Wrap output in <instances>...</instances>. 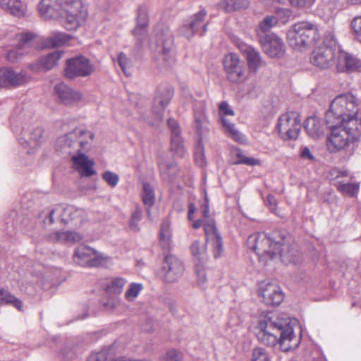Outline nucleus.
<instances>
[{"instance_id":"nucleus-11","label":"nucleus","mask_w":361,"mask_h":361,"mask_svg":"<svg viewBox=\"0 0 361 361\" xmlns=\"http://www.w3.org/2000/svg\"><path fill=\"white\" fill-rule=\"evenodd\" d=\"M207 11L202 8L190 16L180 28V33L188 39L195 35L203 36L207 31L208 23L205 22Z\"/></svg>"},{"instance_id":"nucleus-6","label":"nucleus","mask_w":361,"mask_h":361,"mask_svg":"<svg viewBox=\"0 0 361 361\" xmlns=\"http://www.w3.org/2000/svg\"><path fill=\"white\" fill-rule=\"evenodd\" d=\"M93 134L85 129H75L66 135L59 137L56 140V150L64 155L80 153L82 149L93 139Z\"/></svg>"},{"instance_id":"nucleus-56","label":"nucleus","mask_w":361,"mask_h":361,"mask_svg":"<svg viewBox=\"0 0 361 361\" xmlns=\"http://www.w3.org/2000/svg\"><path fill=\"white\" fill-rule=\"evenodd\" d=\"M181 357V354L178 351L172 349L166 353L162 361H179Z\"/></svg>"},{"instance_id":"nucleus-54","label":"nucleus","mask_w":361,"mask_h":361,"mask_svg":"<svg viewBox=\"0 0 361 361\" xmlns=\"http://www.w3.org/2000/svg\"><path fill=\"white\" fill-rule=\"evenodd\" d=\"M229 133L231 134V137L236 142L240 143H243L246 140L245 136L238 131L235 126H231L229 127Z\"/></svg>"},{"instance_id":"nucleus-36","label":"nucleus","mask_w":361,"mask_h":361,"mask_svg":"<svg viewBox=\"0 0 361 361\" xmlns=\"http://www.w3.org/2000/svg\"><path fill=\"white\" fill-rule=\"evenodd\" d=\"M250 5L248 0H223L219 7L226 13H231L247 8Z\"/></svg>"},{"instance_id":"nucleus-50","label":"nucleus","mask_w":361,"mask_h":361,"mask_svg":"<svg viewBox=\"0 0 361 361\" xmlns=\"http://www.w3.org/2000/svg\"><path fill=\"white\" fill-rule=\"evenodd\" d=\"M149 17L147 8L145 6H140L137 15V25L148 26Z\"/></svg>"},{"instance_id":"nucleus-59","label":"nucleus","mask_w":361,"mask_h":361,"mask_svg":"<svg viewBox=\"0 0 361 361\" xmlns=\"http://www.w3.org/2000/svg\"><path fill=\"white\" fill-rule=\"evenodd\" d=\"M201 212L204 218L208 219L209 217V199L207 195L204 198V203L202 205Z\"/></svg>"},{"instance_id":"nucleus-33","label":"nucleus","mask_w":361,"mask_h":361,"mask_svg":"<svg viewBox=\"0 0 361 361\" xmlns=\"http://www.w3.org/2000/svg\"><path fill=\"white\" fill-rule=\"evenodd\" d=\"M190 252L195 259V264H205L208 259L206 243L200 240H195L190 247Z\"/></svg>"},{"instance_id":"nucleus-60","label":"nucleus","mask_w":361,"mask_h":361,"mask_svg":"<svg viewBox=\"0 0 361 361\" xmlns=\"http://www.w3.org/2000/svg\"><path fill=\"white\" fill-rule=\"evenodd\" d=\"M61 212H62V208L60 207H56V208L50 210L48 213L47 219H45V222H47V221H48L50 224H53L54 221V215L55 214V213H61Z\"/></svg>"},{"instance_id":"nucleus-52","label":"nucleus","mask_w":361,"mask_h":361,"mask_svg":"<svg viewBox=\"0 0 361 361\" xmlns=\"http://www.w3.org/2000/svg\"><path fill=\"white\" fill-rule=\"evenodd\" d=\"M351 27L355 32L356 39L361 42V16H357L353 20Z\"/></svg>"},{"instance_id":"nucleus-64","label":"nucleus","mask_w":361,"mask_h":361,"mask_svg":"<svg viewBox=\"0 0 361 361\" xmlns=\"http://www.w3.org/2000/svg\"><path fill=\"white\" fill-rule=\"evenodd\" d=\"M221 122H222V125L224 128H226L227 129V130L229 132V127L231 126H235L234 124L233 123H231L227 119H226L225 118H221Z\"/></svg>"},{"instance_id":"nucleus-28","label":"nucleus","mask_w":361,"mask_h":361,"mask_svg":"<svg viewBox=\"0 0 361 361\" xmlns=\"http://www.w3.org/2000/svg\"><path fill=\"white\" fill-rule=\"evenodd\" d=\"M73 161L77 170L82 176L90 177L95 173L93 168L94 162L89 160L85 154L78 153V156L73 157Z\"/></svg>"},{"instance_id":"nucleus-5","label":"nucleus","mask_w":361,"mask_h":361,"mask_svg":"<svg viewBox=\"0 0 361 361\" xmlns=\"http://www.w3.org/2000/svg\"><path fill=\"white\" fill-rule=\"evenodd\" d=\"M319 39L317 26L310 22L297 23L287 32L288 44L295 49L307 48L316 44Z\"/></svg>"},{"instance_id":"nucleus-46","label":"nucleus","mask_w":361,"mask_h":361,"mask_svg":"<svg viewBox=\"0 0 361 361\" xmlns=\"http://www.w3.org/2000/svg\"><path fill=\"white\" fill-rule=\"evenodd\" d=\"M204 264H195V269L197 278V284L199 286L204 288L207 282V276L204 267Z\"/></svg>"},{"instance_id":"nucleus-3","label":"nucleus","mask_w":361,"mask_h":361,"mask_svg":"<svg viewBox=\"0 0 361 361\" xmlns=\"http://www.w3.org/2000/svg\"><path fill=\"white\" fill-rule=\"evenodd\" d=\"M331 133L328 137V147L331 152L345 149L348 157L352 156L361 137V125H341L329 127Z\"/></svg>"},{"instance_id":"nucleus-29","label":"nucleus","mask_w":361,"mask_h":361,"mask_svg":"<svg viewBox=\"0 0 361 361\" xmlns=\"http://www.w3.org/2000/svg\"><path fill=\"white\" fill-rule=\"evenodd\" d=\"M52 243H75L82 240V235L75 231H56L49 234Z\"/></svg>"},{"instance_id":"nucleus-57","label":"nucleus","mask_w":361,"mask_h":361,"mask_svg":"<svg viewBox=\"0 0 361 361\" xmlns=\"http://www.w3.org/2000/svg\"><path fill=\"white\" fill-rule=\"evenodd\" d=\"M118 63L120 67L121 68L123 73L126 76L130 75V73L128 72V70H127V65H128V59L127 58L126 54H124L123 53H120L119 54L118 57Z\"/></svg>"},{"instance_id":"nucleus-32","label":"nucleus","mask_w":361,"mask_h":361,"mask_svg":"<svg viewBox=\"0 0 361 361\" xmlns=\"http://www.w3.org/2000/svg\"><path fill=\"white\" fill-rule=\"evenodd\" d=\"M63 215L61 221L68 223L69 221H75V225H80L85 216V212L82 209H77L72 206H68L62 209Z\"/></svg>"},{"instance_id":"nucleus-9","label":"nucleus","mask_w":361,"mask_h":361,"mask_svg":"<svg viewBox=\"0 0 361 361\" xmlns=\"http://www.w3.org/2000/svg\"><path fill=\"white\" fill-rule=\"evenodd\" d=\"M94 71V67L90 59L83 55H78L66 60L64 76L73 80L90 76Z\"/></svg>"},{"instance_id":"nucleus-30","label":"nucleus","mask_w":361,"mask_h":361,"mask_svg":"<svg viewBox=\"0 0 361 361\" xmlns=\"http://www.w3.org/2000/svg\"><path fill=\"white\" fill-rule=\"evenodd\" d=\"M172 233L170 228V221L164 219L161 224L159 231V245L164 252H169L173 247Z\"/></svg>"},{"instance_id":"nucleus-25","label":"nucleus","mask_w":361,"mask_h":361,"mask_svg":"<svg viewBox=\"0 0 361 361\" xmlns=\"http://www.w3.org/2000/svg\"><path fill=\"white\" fill-rule=\"evenodd\" d=\"M56 95L60 101L66 104H72L82 99V94L74 90L64 82H61L54 87Z\"/></svg>"},{"instance_id":"nucleus-43","label":"nucleus","mask_w":361,"mask_h":361,"mask_svg":"<svg viewBox=\"0 0 361 361\" xmlns=\"http://www.w3.org/2000/svg\"><path fill=\"white\" fill-rule=\"evenodd\" d=\"M235 159L233 161L234 164H245L247 166H257L260 164L259 159L246 157L240 149H237L235 151Z\"/></svg>"},{"instance_id":"nucleus-37","label":"nucleus","mask_w":361,"mask_h":361,"mask_svg":"<svg viewBox=\"0 0 361 361\" xmlns=\"http://www.w3.org/2000/svg\"><path fill=\"white\" fill-rule=\"evenodd\" d=\"M63 52L62 51H54L40 58L39 62L42 68L46 71L52 69L57 65L59 60L61 58Z\"/></svg>"},{"instance_id":"nucleus-51","label":"nucleus","mask_w":361,"mask_h":361,"mask_svg":"<svg viewBox=\"0 0 361 361\" xmlns=\"http://www.w3.org/2000/svg\"><path fill=\"white\" fill-rule=\"evenodd\" d=\"M252 361H270V360L265 349L256 348L252 350Z\"/></svg>"},{"instance_id":"nucleus-24","label":"nucleus","mask_w":361,"mask_h":361,"mask_svg":"<svg viewBox=\"0 0 361 361\" xmlns=\"http://www.w3.org/2000/svg\"><path fill=\"white\" fill-rule=\"evenodd\" d=\"M26 82L25 75L16 73L9 68L0 69V87H8L20 85Z\"/></svg>"},{"instance_id":"nucleus-47","label":"nucleus","mask_w":361,"mask_h":361,"mask_svg":"<svg viewBox=\"0 0 361 361\" xmlns=\"http://www.w3.org/2000/svg\"><path fill=\"white\" fill-rule=\"evenodd\" d=\"M142 288L140 283H131L125 293V297L128 300H133L139 294Z\"/></svg>"},{"instance_id":"nucleus-63","label":"nucleus","mask_w":361,"mask_h":361,"mask_svg":"<svg viewBox=\"0 0 361 361\" xmlns=\"http://www.w3.org/2000/svg\"><path fill=\"white\" fill-rule=\"evenodd\" d=\"M205 221L201 219L195 220L192 224V228L195 229L200 228L201 226H204Z\"/></svg>"},{"instance_id":"nucleus-40","label":"nucleus","mask_w":361,"mask_h":361,"mask_svg":"<svg viewBox=\"0 0 361 361\" xmlns=\"http://www.w3.org/2000/svg\"><path fill=\"white\" fill-rule=\"evenodd\" d=\"M159 167L162 178L166 180H171L178 172L177 166L174 163H161Z\"/></svg>"},{"instance_id":"nucleus-35","label":"nucleus","mask_w":361,"mask_h":361,"mask_svg":"<svg viewBox=\"0 0 361 361\" xmlns=\"http://www.w3.org/2000/svg\"><path fill=\"white\" fill-rule=\"evenodd\" d=\"M304 128L307 134L314 139L318 138L323 133L322 126L317 117L307 118Z\"/></svg>"},{"instance_id":"nucleus-45","label":"nucleus","mask_w":361,"mask_h":361,"mask_svg":"<svg viewBox=\"0 0 361 361\" xmlns=\"http://www.w3.org/2000/svg\"><path fill=\"white\" fill-rule=\"evenodd\" d=\"M278 23L276 17L273 16H266L259 23V34H269V30Z\"/></svg>"},{"instance_id":"nucleus-8","label":"nucleus","mask_w":361,"mask_h":361,"mask_svg":"<svg viewBox=\"0 0 361 361\" xmlns=\"http://www.w3.org/2000/svg\"><path fill=\"white\" fill-rule=\"evenodd\" d=\"M63 8V25L67 30H75L80 22L85 18V13L82 11V3L81 0H62Z\"/></svg>"},{"instance_id":"nucleus-18","label":"nucleus","mask_w":361,"mask_h":361,"mask_svg":"<svg viewBox=\"0 0 361 361\" xmlns=\"http://www.w3.org/2000/svg\"><path fill=\"white\" fill-rule=\"evenodd\" d=\"M173 92L169 87H159L154 99V112L159 120H162L165 108L169 104Z\"/></svg>"},{"instance_id":"nucleus-23","label":"nucleus","mask_w":361,"mask_h":361,"mask_svg":"<svg viewBox=\"0 0 361 361\" xmlns=\"http://www.w3.org/2000/svg\"><path fill=\"white\" fill-rule=\"evenodd\" d=\"M43 129L39 127L32 128V129H22L18 141L24 147L32 146V147H38L43 139Z\"/></svg>"},{"instance_id":"nucleus-53","label":"nucleus","mask_w":361,"mask_h":361,"mask_svg":"<svg viewBox=\"0 0 361 361\" xmlns=\"http://www.w3.org/2000/svg\"><path fill=\"white\" fill-rule=\"evenodd\" d=\"M132 32L133 35L137 38V41L141 42L144 37L146 36L147 27L136 25V27Z\"/></svg>"},{"instance_id":"nucleus-12","label":"nucleus","mask_w":361,"mask_h":361,"mask_svg":"<svg viewBox=\"0 0 361 361\" xmlns=\"http://www.w3.org/2000/svg\"><path fill=\"white\" fill-rule=\"evenodd\" d=\"M161 271L164 281L171 283L178 281L183 276L185 266L178 257L167 254L164 257Z\"/></svg>"},{"instance_id":"nucleus-49","label":"nucleus","mask_w":361,"mask_h":361,"mask_svg":"<svg viewBox=\"0 0 361 361\" xmlns=\"http://www.w3.org/2000/svg\"><path fill=\"white\" fill-rule=\"evenodd\" d=\"M102 177L111 188L116 187L119 181L118 175L110 171L103 173Z\"/></svg>"},{"instance_id":"nucleus-26","label":"nucleus","mask_w":361,"mask_h":361,"mask_svg":"<svg viewBox=\"0 0 361 361\" xmlns=\"http://www.w3.org/2000/svg\"><path fill=\"white\" fill-rule=\"evenodd\" d=\"M0 8L18 18H24L27 11L26 4L21 0H0Z\"/></svg>"},{"instance_id":"nucleus-17","label":"nucleus","mask_w":361,"mask_h":361,"mask_svg":"<svg viewBox=\"0 0 361 361\" xmlns=\"http://www.w3.org/2000/svg\"><path fill=\"white\" fill-rule=\"evenodd\" d=\"M35 37V35L30 32L22 33L18 46L8 51V60L15 63L21 56L28 54L33 46V39Z\"/></svg>"},{"instance_id":"nucleus-38","label":"nucleus","mask_w":361,"mask_h":361,"mask_svg":"<svg viewBox=\"0 0 361 361\" xmlns=\"http://www.w3.org/2000/svg\"><path fill=\"white\" fill-rule=\"evenodd\" d=\"M142 199L144 204L147 207V215L150 216L149 207L154 204L155 195L153 188L149 183L143 184Z\"/></svg>"},{"instance_id":"nucleus-31","label":"nucleus","mask_w":361,"mask_h":361,"mask_svg":"<svg viewBox=\"0 0 361 361\" xmlns=\"http://www.w3.org/2000/svg\"><path fill=\"white\" fill-rule=\"evenodd\" d=\"M205 103L203 101L196 102L194 104V120L195 128L199 134L203 133L204 126L207 123L205 115Z\"/></svg>"},{"instance_id":"nucleus-1","label":"nucleus","mask_w":361,"mask_h":361,"mask_svg":"<svg viewBox=\"0 0 361 361\" xmlns=\"http://www.w3.org/2000/svg\"><path fill=\"white\" fill-rule=\"evenodd\" d=\"M256 329V336L262 344L274 346L279 343L285 352L293 348L290 343L295 338V335L288 317H266L259 322Z\"/></svg>"},{"instance_id":"nucleus-10","label":"nucleus","mask_w":361,"mask_h":361,"mask_svg":"<svg viewBox=\"0 0 361 361\" xmlns=\"http://www.w3.org/2000/svg\"><path fill=\"white\" fill-rule=\"evenodd\" d=\"M278 132L283 140H296L301 130V120L293 111L282 114L278 120Z\"/></svg>"},{"instance_id":"nucleus-42","label":"nucleus","mask_w":361,"mask_h":361,"mask_svg":"<svg viewBox=\"0 0 361 361\" xmlns=\"http://www.w3.org/2000/svg\"><path fill=\"white\" fill-rule=\"evenodd\" d=\"M0 300L5 304H10L20 311L23 310V302L4 288L0 289Z\"/></svg>"},{"instance_id":"nucleus-55","label":"nucleus","mask_w":361,"mask_h":361,"mask_svg":"<svg viewBox=\"0 0 361 361\" xmlns=\"http://www.w3.org/2000/svg\"><path fill=\"white\" fill-rule=\"evenodd\" d=\"M320 47L331 48L333 52L335 53L336 49V42L334 39V37L331 34L327 35L324 39L322 45Z\"/></svg>"},{"instance_id":"nucleus-4","label":"nucleus","mask_w":361,"mask_h":361,"mask_svg":"<svg viewBox=\"0 0 361 361\" xmlns=\"http://www.w3.org/2000/svg\"><path fill=\"white\" fill-rule=\"evenodd\" d=\"M283 239L275 240L265 233H257L249 236L247 243L249 248L252 250L259 258L267 257L274 259L279 255L282 260L291 262V257L286 256L283 251Z\"/></svg>"},{"instance_id":"nucleus-22","label":"nucleus","mask_w":361,"mask_h":361,"mask_svg":"<svg viewBox=\"0 0 361 361\" xmlns=\"http://www.w3.org/2000/svg\"><path fill=\"white\" fill-rule=\"evenodd\" d=\"M167 124L171 130V149L178 157H183L185 153L183 140L180 136L181 130L177 121L173 118L168 119Z\"/></svg>"},{"instance_id":"nucleus-21","label":"nucleus","mask_w":361,"mask_h":361,"mask_svg":"<svg viewBox=\"0 0 361 361\" xmlns=\"http://www.w3.org/2000/svg\"><path fill=\"white\" fill-rule=\"evenodd\" d=\"M57 4L56 0H42L38 5V11L41 16L46 19L58 18L63 16L62 10L63 6L62 0H58Z\"/></svg>"},{"instance_id":"nucleus-19","label":"nucleus","mask_w":361,"mask_h":361,"mask_svg":"<svg viewBox=\"0 0 361 361\" xmlns=\"http://www.w3.org/2000/svg\"><path fill=\"white\" fill-rule=\"evenodd\" d=\"M240 50L246 59L250 73L256 74L259 68L266 65L260 52L255 47L245 44L240 48Z\"/></svg>"},{"instance_id":"nucleus-58","label":"nucleus","mask_w":361,"mask_h":361,"mask_svg":"<svg viewBox=\"0 0 361 361\" xmlns=\"http://www.w3.org/2000/svg\"><path fill=\"white\" fill-rule=\"evenodd\" d=\"M219 111L221 113L224 115L233 116L234 111L232 109L230 108L227 102L224 101L221 102L219 105Z\"/></svg>"},{"instance_id":"nucleus-61","label":"nucleus","mask_w":361,"mask_h":361,"mask_svg":"<svg viewBox=\"0 0 361 361\" xmlns=\"http://www.w3.org/2000/svg\"><path fill=\"white\" fill-rule=\"evenodd\" d=\"M300 157L303 159H307L308 160H313L314 156L310 152V149L307 147H305L302 149L300 152Z\"/></svg>"},{"instance_id":"nucleus-20","label":"nucleus","mask_w":361,"mask_h":361,"mask_svg":"<svg viewBox=\"0 0 361 361\" xmlns=\"http://www.w3.org/2000/svg\"><path fill=\"white\" fill-rule=\"evenodd\" d=\"M335 53L331 48L319 47L314 49L310 56V62L322 68H329L334 63Z\"/></svg>"},{"instance_id":"nucleus-2","label":"nucleus","mask_w":361,"mask_h":361,"mask_svg":"<svg viewBox=\"0 0 361 361\" xmlns=\"http://www.w3.org/2000/svg\"><path fill=\"white\" fill-rule=\"evenodd\" d=\"M359 104L357 99L351 93L337 96L331 103L330 109L326 113L325 121L328 127L341 125H361L358 117Z\"/></svg>"},{"instance_id":"nucleus-14","label":"nucleus","mask_w":361,"mask_h":361,"mask_svg":"<svg viewBox=\"0 0 361 361\" xmlns=\"http://www.w3.org/2000/svg\"><path fill=\"white\" fill-rule=\"evenodd\" d=\"M259 295L263 298V302L271 306L280 305L284 298L281 287L270 282L262 283L259 288Z\"/></svg>"},{"instance_id":"nucleus-41","label":"nucleus","mask_w":361,"mask_h":361,"mask_svg":"<svg viewBox=\"0 0 361 361\" xmlns=\"http://www.w3.org/2000/svg\"><path fill=\"white\" fill-rule=\"evenodd\" d=\"M126 283V281L123 278L116 277L106 284V291L111 294H120Z\"/></svg>"},{"instance_id":"nucleus-15","label":"nucleus","mask_w":361,"mask_h":361,"mask_svg":"<svg viewBox=\"0 0 361 361\" xmlns=\"http://www.w3.org/2000/svg\"><path fill=\"white\" fill-rule=\"evenodd\" d=\"M73 259L77 264L82 267H97L100 264L96 251L90 247L82 245L75 250Z\"/></svg>"},{"instance_id":"nucleus-7","label":"nucleus","mask_w":361,"mask_h":361,"mask_svg":"<svg viewBox=\"0 0 361 361\" xmlns=\"http://www.w3.org/2000/svg\"><path fill=\"white\" fill-rule=\"evenodd\" d=\"M224 69L227 80L233 84H240L248 79L245 62L236 54L229 53L225 56Z\"/></svg>"},{"instance_id":"nucleus-48","label":"nucleus","mask_w":361,"mask_h":361,"mask_svg":"<svg viewBox=\"0 0 361 361\" xmlns=\"http://www.w3.org/2000/svg\"><path fill=\"white\" fill-rule=\"evenodd\" d=\"M160 59L163 61V66H170L174 63L173 56L171 53L169 48L163 47L161 53L160 54Z\"/></svg>"},{"instance_id":"nucleus-44","label":"nucleus","mask_w":361,"mask_h":361,"mask_svg":"<svg viewBox=\"0 0 361 361\" xmlns=\"http://www.w3.org/2000/svg\"><path fill=\"white\" fill-rule=\"evenodd\" d=\"M142 219V212L140 207L136 206L133 211L129 219L128 226L131 231L135 232L140 231L139 223Z\"/></svg>"},{"instance_id":"nucleus-16","label":"nucleus","mask_w":361,"mask_h":361,"mask_svg":"<svg viewBox=\"0 0 361 361\" xmlns=\"http://www.w3.org/2000/svg\"><path fill=\"white\" fill-rule=\"evenodd\" d=\"M204 230L206 236V241L211 242L213 247V255L218 258L223 252L222 238L217 231L215 223L213 220H207L204 224Z\"/></svg>"},{"instance_id":"nucleus-13","label":"nucleus","mask_w":361,"mask_h":361,"mask_svg":"<svg viewBox=\"0 0 361 361\" xmlns=\"http://www.w3.org/2000/svg\"><path fill=\"white\" fill-rule=\"evenodd\" d=\"M259 42L263 51L271 58H281L285 53L282 39L275 33L259 34Z\"/></svg>"},{"instance_id":"nucleus-34","label":"nucleus","mask_w":361,"mask_h":361,"mask_svg":"<svg viewBox=\"0 0 361 361\" xmlns=\"http://www.w3.org/2000/svg\"><path fill=\"white\" fill-rule=\"evenodd\" d=\"M71 37L65 33L56 32L47 37L43 42L44 47L54 48L64 45L70 41Z\"/></svg>"},{"instance_id":"nucleus-62","label":"nucleus","mask_w":361,"mask_h":361,"mask_svg":"<svg viewBox=\"0 0 361 361\" xmlns=\"http://www.w3.org/2000/svg\"><path fill=\"white\" fill-rule=\"evenodd\" d=\"M196 212V207L193 203H190L188 205V219L191 221L193 218V214Z\"/></svg>"},{"instance_id":"nucleus-39","label":"nucleus","mask_w":361,"mask_h":361,"mask_svg":"<svg viewBox=\"0 0 361 361\" xmlns=\"http://www.w3.org/2000/svg\"><path fill=\"white\" fill-rule=\"evenodd\" d=\"M338 191L341 192L343 195L348 197L355 196L360 188V184L356 182L353 183H342L339 182L336 185Z\"/></svg>"},{"instance_id":"nucleus-27","label":"nucleus","mask_w":361,"mask_h":361,"mask_svg":"<svg viewBox=\"0 0 361 361\" xmlns=\"http://www.w3.org/2000/svg\"><path fill=\"white\" fill-rule=\"evenodd\" d=\"M337 67L339 71L351 72L359 69L361 67V62L348 53L340 51Z\"/></svg>"}]
</instances>
